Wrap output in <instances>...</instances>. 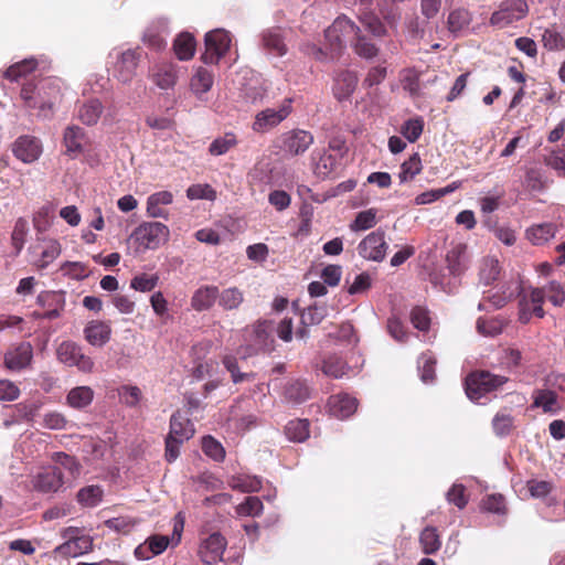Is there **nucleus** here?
Segmentation results:
<instances>
[{
	"mask_svg": "<svg viewBox=\"0 0 565 565\" xmlns=\"http://www.w3.org/2000/svg\"><path fill=\"white\" fill-rule=\"evenodd\" d=\"M20 96L25 107L38 109L36 116L43 119L52 118L55 106L62 100V81L60 78H44L34 84H23Z\"/></svg>",
	"mask_w": 565,
	"mask_h": 565,
	"instance_id": "nucleus-1",
	"label": "nucleus"
},
{
	"mask_svg": "<svg viewBox=\"0 0 565 565\" xmlns=\"http://www.w3.org/2000/svg\"><path fill=\"white\" fill-rule=\"evenodd\" d=\"M339 33L353 34L355 41L353 43L354 52L363 58H373L379 54L377 46L371 42L366 36L361 33L360 26H358L351 19L347 17H339L326 31V36L334 39L339 45L342 44Z\"/></svg>",
	"mask_w": 565,
	"mask_h": 565,
	"instance_id": "nucleus-2",
	"label": "nucleus"
},
{
	"mask_svg": "<svg viewBox=\"0 0 565 565\" xmlns=\"http://www.w3.org/2000/svg\"><path fill=\"white\" fill-rule=\"evenodd\" d=\"M194 424L185 413L177 411L170 418V431L166 438V457L177 459L180 455V446L193 437Z\"/></svg>",
	"mask_w": 565,
	"mask_h": 565,
	"instance_id": "nucleus-3",
	"label": "nucleus"
},
{
	"mask_svg": "<svg viewBox=\"0 0 565 565\" xmlns=\"http://www.w3.org/2000/svg\"><path fill=\"white\" fill-rule=\"evenodd\" d=\"M509 382V377L493 374L489 371H475L466 379L467 396L475 402L484 395L495 392Z\"/></svg>",
	"mask_w": 565,
	"mask_h": 565,
	"instance_id": "nucleus-4",
	"label": "nucleus"
},
{
	"mask_svg": "<svg viewBox=\"0 0 565 565\" xmlns=\"http://www.w3.org/2000/svg\"><path fill=\"white\" fill-rule=\"evenodd\" d=\"M529 6L525 0H503L498 9L491 14L490 25L504 29L526 17Z\"/></svg>",
	"mask_w": 565,
	"mask_h": 565,
	"instance_id": "nucleus-5",
	"label": "nucleus"
},
{
	"mask_svg": "<svg viewBox=\"0 0 565 565\" xmlns=\"http://www.w3.org/2000/svg\"><path fill=\"white\" fill-rule=\"evenodd\" d=\"M169 228L160 222H145L140 224L132 236L140 246L147 249H156L169 238Z\"/></svg>",
	"mask_w": 565,
	"mask_h": 565,
	"instance_id": "nucleus-6",
	"label": "nucleus"
},
{
	"mask_svg": "<svg viewBox=\"0 0 565 565\" xmlns=\"http://www.w3.org/2000/svg\"><path fill=\"white\" fill-rule=\"evenodd\" d=\"M273 322L268 320L257 321V323L244 330V340L248 343L250 353L267 351L273 348Z\"/></svg>",
	"mask_w": 565,
	"mask_h": 565,
	"instance_id": "nucleus-7",
	"label": "nucleus"
},
{
	"mask_svg": "<svg viewBox=\"0 0 565 565\" xmlns=\"http://www.w3.org/2000/svg\"><path fill=\"white\" fill-rule=\"evenodd\" d=\"M56 356L61 363L76 366L83 373H90L94 369V361L73 341H63L56 349Z\"/></svg>",
	"mask_w": 565,
	"mask_h": 565,
	"instance_id": "nucleus-8",
	"label": "nucleus"
},
{
	"mask_svg": "<svg viewBox=\"0 0 565 565\" xmlns=\"http://www.w3.org/2000/svg\"><path fill=\"white\" fill-rule=\"evenodd\" d=\"M231 46V35L225 30L210 31L205 35V52L202 55L204 63L216 64Z\"/></svg>",
	"mask_w": 565,
	"mask_h": 565,
	"instance_id": "nucleus-9",
	"label": "nucleus"
},
{
	"mask_svg": "<svg viewBox=\"0 0 565 565\" xmlns=\"http://www.w3.org/2000/svg\"><path fill=\"white\" fill-rule=\"evenodd\" d=\"M313 135L303 129H292L280 136V149L291 156L303 154L313 143Z\"/></svg>",
	"mask_w": 565,
	"mask_h": 565,
	"instance_id": "nucleus-10",
	"label": "nucleus"
},
{
	"mask_svg": "<svg viewBox=\"0 0 565 565\" xmlns=\"http://www.w3.org/2000/svg\"><path fill=\"white\" fill-rule=\"evenodd\" d=\"M387 243L385 232L376 230L366 235L359 244L358 252L361 257L367 260L382 262L386 256Z\"/></svg>",
	"mask_w": 565,
	"mask_h": 565,
	"instance_id": "nucleus-11",
	"label": "nucleus"
},
{
	"mask_svg": "<svg viewBox=\"0 0 565 565\" xmlns=\"http://www.w3.org/2000/svg\"><path fill=\"white\" fill-rule=\"evenodd\" d=\"M33 361V347L23 341L11 347L4 353L3 366L11 372H20L31 366Z\"/></svg>",
	"mask_w": 565,
	"mask_h": 565,
	"instance_id": "nucleus-12",
	"label": "nucleus"
},
{
	"mask_svg": "<svg viewBox=\"0 0 565 565\" xmlns=\"http://www.w3.org/2000/svg\"><path fill=\"white\" fill-rule=\"evenodd\" d=\"M290 102V99L285 100L279 109L267 108L259 111L253 122V130L256 132H265L278 126L289 116L291 111Z\"/></svg>",
	"mask_w": 565,
	"mask_h": 565,
	"instance_id": "nucleus-13",
	"label": "nucleus"
},
{
	"mask_svg": "<svg viewBox=\"0 0 565 565\" xmlns=\"http://www.w3.org/2000/svg\"><path fill=\"white\" fill-rule=\"evenodd\" d=\"M226 544L227 542L223 535L217 532L212 533L202 541L199 555L205 564H214L222 561Z\"/></svg>",
	"mask_w": 565,
	"mask_h": 565,
	"instance_id": "nucleus-14",
	"label": "nucleus"
},
{
	"mask_svg": "<svg viewBox=\"0 0 565 565\" xmlns=\"http://www.w3.org/2000/svg\"><path fill=\"white\" fill-rule=\"evenodd\" d=\"M12 152L22 162L32 163L41 156L42 145L36 137L21 136L12 145Z\"/></svg>",
	"mask_w": 565,
	"mask_h": 565,
	"instance_id": "nucleus-15",
	"label": "nucleus"
},
{
	"mask_svg": "<svg viewBox=\"0 0 565 565\" xmlns=\"http://www.w3.org/2000/svg\"><path fill=\"white\" fill-rule=\"evenodd\" d=\"M62 484V471L57 466L43 468L33 479L34 489L43 493L56 492Z\"/></svg>",
	"mask_w": 565,
	"mask_h": 565,
	"instance_id": "nucleus-16",
	"label": "nucleus"
},
{
	"mask_svg": "<svg viewBox=\"0 0 565 565\" xmlns=\"http://www.w3.org/2000/svg\"><path fill=\"white\" fill-rule=\"evenodd\" d=\"M359 406L356 397L348 393L331 395L328 399L329 412L339 419H347L352 416Z\"/></svg>",
	"mask_w": 565,
	"mask_h": 565,
	"instance_id": "nucleus-17",
	"label": "nucleus"
},
{
	"mask_svg": "<svg viewBox=\"0 0 565 565\" xmlns=\"http://www.w3.org/2000/svg\"><path fill=\"white\" fill-rule=\"evenodd\" d=\"M140 56L141 53L138 49H129L120 54L115 66L116 76L119 81L128 83L132 79L136 74Z\"/></svg>",
	"mask_w": 565,
	"mask_h": 565,
	"instance_id": "nucleus-18",
	"label": "nucleus"
},
{
	"mask_svg": "<svg viewBox=\"0 0 565 565\" xmlns=\"http://www.w3.org/2000/svg\"><path fill=\"white\" fill-rule=\"evenodd\" d=\"M149 76L160 89H170L177 84L178 67L171 62H162L151 68Z\"/></svg>",
	"mask_w": 565,
	"mask_h": 565,
	"instance_id": "nucleus-19",
	"label": "nucleus"
},
{
	"mask_svg": "<svg viewBox=\"0 0 565 565\" xmlns=\"http://www.w3.org/2000/svg\"><path fill=\"white\" fill-rule=\"evenodd\" d=\"M168 31V19L158 18L153 20L146 29L142 42L148 47L160 51L166 47L167 42L163 38V33Z\"/></svg>",
	"mask_w": 565,
	"mask_h": 565,
	"instance_id": "nucleus-20",
	"label": "nucleus"
},
{
	"mask_svg": "<svg viewBox=\"0 0 565 565\" xmlns=\"http://www.w3.org/2000/svg\"><path fill=\"white\" fill-rule=\"evenodd\" d=\"M111 335V327L109 322L100 320H92L84 328L85 340L94 347H104Z\"/></svg>",
	"mask_w": 565,
	"mask_h": 565,
	"instance_id": "nucleus-21",
	"label": "nucleus"
},
{
	"mask_svg": "<svg viewBox=\"0 0 565 565\" xmlns=\"http://www.w3.org/2000/svg\"><path fill=\"white\" fill-rule=\"evenodd\" d=\"M313 173L321 179L329 178L338 168V159L329 150H316L311 154Z\"/></svg>",
	"mask_w": 565,
	"mask_h": 565,
	"instance_id": "nucleus-22",
	"label": "nucleus"
},
{
	"mask_svg": "<svg viewBox=\"0 0 565 565\" xmlns=\"http://www.w3.org/2000/svg\"><path fill=\"white\" fill-rule=\"evenodd\" d=\"M559 225L552 222L533 224L525 231V236L532 245L542 246L555 237Z\"/></svg>",
	"mask_w": 565,
	"mask_h": 565,
	"instance_id": "nucleus-23",
	"label": "nucleus"
},
{
	"mask_svg": "<svg viewBox=\"0 0 565 565\" xmlns=\"http://www.w3.org/2000/svg\"><path fill=\"white\" fill-rule=\"evenodd\" d=\"M92 547L93 540L90 536H79L64 541L54 548V553L63 557H77L89 552Z\"/></svg>",
	"mask_w": 565,
	"mask_h": 565,
	"instance_id": "nucleus-24",
	"label": "nucleus"
},
{
	"mask_svg": "<svg viewBox=\"0 0 565 565\" xmlns=\"http://www.w3.org/2000/svg\"><path fill=\"white\" fill-rule=\"evenodd\" d=\"M447 269L454 277L461 276L468 268L467 246L456 244L446 254Z\"/></svg>",
	"mask_w": 565,
	"mask_h": 565,
	"instance_id": "nucleus-25",
	"label": "nucleus"
},
{
	"mask_svg": "<svg viewBox=\"0 0 565 565\" xmlns=\"http://www.w3.org/2000/svg\"><path fill=\"white\" fill-rule=\"evenodd\" d=\"M217 297L218 288L216 286H201L191 297V307L195 311H206L214 306Z\"/></svg>",
	"mask_w": 565,
	"mask_h": 565,
	"instance_id": "nucleus-26",
	"label": "nucleus"
},
{
	"mask_svg": "<svg viewBox=\"0 0 565 565\" xmlns=\"http://www.w3.org/2000/svg\"><path fill=\"white\" fill-rule=\"evenodd\" d=\"M263 47L270 54L282 56L287 53V46L280 28L266 29L262 33Z\"/></svg>",
	"mask_w": 565,
	"mask_h": 565,
	"instance_id": "nucleus-27",
	"label": "nucleus"
},
{
	"mask_svg": "<svg viewBox=\"0 0 565 565\" xmlns=\"http://www.w3.org/2000/svg\"><path fill=\"white\" fill-rule=\"evenodd\" d=\"M94 396L90 386H75L66 395V405L74 409H83L92 404Z\"/></svg>",
	"mask_w": 565,
	"mask_h": 565,
	"instance_id": "nucleus-28",
	"label": "nucleus"
},
{
	"mask_svg": "<svg viewBox=\"0 0 565 565\" xmlns=\"http://www.w3.org/2000/svg\"><path fill=\"white\" fill-rule=\"evenodd\" d=\"M515 419L511 414V409L502 407L492 419V429L499 437H505L510 435L515 428Z\"/></svg>",
	"mask_w": 565,
	"mask_h": 565,
	"instance_id": "nucleus-29",
	"label": "nucleus"
},
{
	"mask_svg": "<svg viewBox=\"0 0 565 565\" xmlns=\"http://www.w3.org/2000/svg\"><path fill=\"white\" fill-rule=\"evenodd\" d=\"M358 84V77L351 72H342L335 79L333 87L334 96L338 100H344L354 92Z\"/></svg>",
	"mask_w": 565,
	"mask_h": 565,
	"instance_id": "nucleus-30",
	"label": "nucleus"
},
{
	"mask_svg": "<svg viewBox=\"0 0 565 565\" xmlns=\"http://www.w3.org/2000/svg\"><path fill=\"white\" fill-rule=\"evenodd\" d=\"M173 51L179 60H191L195 52L194 36L188 32L179 34L173 42Z\"/></svg>",
	"mask_w": 565,
	"mask_h": 565,
	"instance_id": "nucleus-31",
	"label": "nucleus"
},
{
	"mask_svg": "<svg viewBox=\"0 0 565 565\" xmlns=\"http://www.w3.org/2000/svg\"><path fill=\"white\" fill-rule=\"evenodd\" d=\"M103 109L104 107L98 99H89L78 107L77 116L83 124L92 126L97 124Z\"/></svg>",
	"mask_w": 565,
	"mask_h": 565,
	"instance_id": "nucleus-32",
	"label": "nucleus"
},
{
	"mask_svg": "<svg viewBox=\"0 0 565 565\" xmlns=\"http://www.w3.org/2000/svg\"><path fill=\"white\" fill-rule=\"evenodd\" d=\"M541 42L547 51L565 50V34L559 31L556 24H552L543 31Z\"/></svg>",
	"mask_w": 565,
	"mask_h": 565,
	"instance_id": "nucleus-33",
	"label": "nucleus"
},
{
	"mask_svg": "<svg viewBox=\"0 0 565 565\" xmlns=\"http://www.w3.org/2000/svg\"><path fill=\"white\" fill-rule=\"evenodd\" d=\"M227 482L233 490L241 492H256L262 487V481L258 477L244 473L231 476Z\"/></svg>",
	"mask_w": 565,
	"mask_h": 565,
	"instance_id": "nucleus-34",
	"label": "nucleus"
},
{
	"mask_svg": "<svg viewBox=\"0 0 565 565\" xmlns=\"http://www.w3.org/2000/svg\"><path fill=\"white\" fill-rule=\"evenodd\" d=\"M84 130L78 126H70L64 132V145L67 153L78 154L83 151Z\"/></svg>",
	"mask_w": 565,
	"mask_h": 565,
	"instance_id": "nucleus-35",
	"label": "nucleus"
},
{
	"mask_svg": "<svg viewBox=\"0 0 565 565\" xmlns=\"http://www.w3.org/2000/svg\"><path fill=\"white\" fill-rule=\"evenodd\" d=\"M214 82L212 72L204 67H199L191 78V89L195 95H202L207 93Z\"/></svg>",
	"mask_w": 565,
	"mask_h": 565,
	"instance_id": "nucleus-36",
	"label": "nucleus"
},
{
	"mask_svg": "<svg viewBox=\"0 0 565 565\" xmlns=\"http://www.w3.org/2000/svg\"><path fill=\"white\" fill-rule=\"evenodd\" d=\"M310 396L308 385L301 381H294L286 385L284 397L287 402L292 404H301Z\"/></svg>",
	"mask_w": 565,
	"mask_h": 565,
	"instance_id": "nucleus-37",
	"label": "nucleus"
},
{
	"mask_svg": "<svg viewBox=\"0 0 565 565\" xmlns=\"http://www.w3.org/2000/svg\"><path fill=\"white\" fill-rule=\"evenodd\" d=\"M501 267L498 259L486 257L482 259L479 269V279L486 286L493 284L500 276Z\"/></svg>",
	"mask_w": 565,
	"mask_h": 565,
	"instance_id": "nucleus-38",
	"label": "nucleus"
},
{
	"mask_svg": "<svg viewBox=\"0 0 565 565\" xmlns=\"http://www.w3.org/2000/svg\"><path fill=\"white\" fill-rule=\"evenodd\" d=\"M238 143L234 132H225L223 136L215 138L209 146V153L217 157L227 153Z\"/></svg>",
	"mask_w": 565,
	"mask_h": 565,
	"instance_id": "nucleus-39",
	"label": "nucleus"
},
{
	"mask_svg": "<svg viewBox=\"0 0 565 565\" xmlns=\"http://www.w3.org/2000/svg\"><path fill=\"white\" fill-rule=\"evenodd\" d=\"M419 543L425 554H435L441 546L437 529L434 526L425 527L419 535Z\"/></svg>",
	"mask_w": 565,
	"mask_h": 565,
	"instance_id": "nucleus-40",
	"label": "nucleus"
},
{
	"mask_svg": "<svg viewBox=\"0 0 565 565\" xmlns=\"http://www.w3.org/2000/svg\"><path fill=\"white\" fill-rule=\"evenodd\" d=\"M36 66L38 61L35 58H25L7 68L4 72V77L12 82L19 81L20 78L34 72Z\"/></svg>",
	"mask_w": 565,
	"mask_h": 565,
	"instance_id": "nucleus-41",
	"label": "nucleus"
},
{
	"mask_svg": "<svg viewBox=\"0 0 565 565\" xmlns=\"http://www.w3.org/2000/svg\"><path fill=\"white\" fill-rule=\"evenodd\" d=\"M62 253V246L56 239L45 241V246L41 253L40 258L36 260L35 266L38 269H45L52 264Z\"/></svg>",
	"mask_w": 565,
	"mask_h": 565,
	"instance_id": "nucleus-42",
	"label": "nucleus"
},
{
	"mask_svg": "<svg viewBox=\"0 0 565 565\" xmlns=\"http://www.w3.org/2000/svg\"><path fill=\"white\" fill-rule=\"evenodd\" d=\"M224 367L230 372L233 383H242L245 381H254L255 374L253 372H241L238 367L237 358L232 354H225L222 358Z\"/></svg>",
	"mask_w": 565,
	"mask_h": 565,
	"instance_id": "nucleus-43",
	"label": "nucleus"
},
{
	"mask_svg": "<svg viewBox=\"0 0 565 565\" xmlns=\"http://www.w3.org/2000/svg\"><path fill=\"white\" fill-rule=\"evenodd\" d=\"M309 425L308 419H292L286 425L285 434L292 441H305L309 437Z\"/></svg>",
	"mask_w": 565,
	"mask_h": 565,
	"instance_id": "nucleus-44",
	"label": "nucleus"
},
{
	"mask_svg": "<svg viewBox=\"0 0 565 565\" xmlns=\"http://www.w3.org/2000/svg\"><path fill=\"white\" fill-rule=\"evenodd\" d=\"M471 14L468 10L459 8L452 10L447 20V28L451 33H458L469 26Z\"/></svg>",
	"mask_w": 565,
	"mask_h": 565,
	"instance_id": "nucleus-45",
	"label": "nucleus"
},
{
	"mask_svg": "<svg viewBox=\"0 0 565 565\" xmlns=\"http://www.w3.org/2000/svg\"><path fill=\"white\" fill-rule=\"evenodd\" d=\"M423 170L422 159L418 153H413L406 161L401 166L398 173L399 181L402 183L413 180Z\"/></svg>",
	"mask_w": 565,
	"mask_h": 565,
	"instance_id": "nucleus-46",
	"label": "nucleus"
},
{
	"mask_svg": "<svg viewBox=\"0 0 565 565\" xmlns=\"http://www.w3.org/2000/svg\"><path fill=\"white\" fill-rule=\"evenodd\" d=\"M218 305L225 310H235L244 301L243 292L236 288L231 287L224 289L222 292L218 291Z\"/></svg>",
	"mask_w": 565,
	"mask_h": 565,
	"instance_id": "nucleus-47",
	"label": "nucleus"
},
{
	"mask_svg": "<svg viewBox=\"0 0 565 565\" xmlns=\"http://www.w3.org/2000/svg\"><path fill=\"white\" fill-rule=\"evenodd\" d=\"M349 371L348 364L337 355L328 356L322 364V372L334 379L343 377Z\"/></svg>",
	"mask_w": 565,
	"mask_h": 565,
	"instance_id": "nucleus-48",
	"label": "nucleus"
},
{
	"mask_svg": "<svg viewBox=\"0 0 565 565\" xmlns=\"http://www.w3.org/2000/svg\"><path fill=\"white\" fill-rule=\"evenodd\" d=\"M104 491L98 486H88L82 488L77 493V501L87 508H94L98 505L103 500Z\"/></svg>",
	"mask_w": 565,
	"mask_h": 565,
	"instance_id": "nucleus-49",
	"label": "nucleus"
},
{
	"mask_svg": "<svg viewBox=\"0 0 565 565\" xmlns=\"http://www.w3.org/2000/svg\"><path fill=\"white\" fill-rule=\"evenodd\" d=\"M54 210L51 205L40 207L33 215V226L38 233L46 232L52 223Z\"/></svg>",
	"mask_w": 565,
	"mask_h": 565,
	"instance_id": "nucleus-50",
	"label": "nucleus"
},
{
	"mask_svg": "<svg viewBox=\"0 0 565 565\" xmlns=\"http://www.w3.org/2000/svg\"><path fill=\"white\" fill-rule=\"evenodd\" d=\"M264 505L258 497H247L244 502L236 507L238 516H258L262 514Z\"/></svg>",
	"mask_w": 565,
	"mask_h": 565,
	"instance_id": "nucleus-51",
	"label": "nucleus"
},
{
	"mask_svg": "<svg viewBox=\"0 0 565 565\" xmlns=\"http://www.w3.org/2000/svg\"><path fill=\"white\" fill-rule=\"evenodd\" d=\"M159 282V276L157 274H139L135 276L130 281V287L140 292L152 291Z\"/></svg>",
	"mask_w": 565,
	"mask_h": 565,
	"instance_id": "nucleus-52",
	"label": "nucleus"
},
{
	"mask_svg": "<svg viewBox=\"0 0 565 565\" xmlns=\"http://www.w3.org/2000/svg\"><path fill=\"white\" fill-rule=\"evenodd\" d=\"M29 233V224L28 221L23 217H19L15 221L12 234L11 242L17 253H20L24 246L26 235Z\"/></svg>",
	"mask_w": 565,
	"mask_h": 565,
	"instance_id": "nucleus-53",
	"label": "nucleus"
},
{
	"mask_svg": "<svg viewBox=\"0 0 565 565\" xmlns=\"http://www.w3.org/2000/svg\"><path fill=\"white\" fill-rule=\"evenodd\" d=\"M328 310L323 305H311L301 315V321L305 326L319 324L326 317Z\"/></svg>",
	"mask_w": 565,
	"mask_h": 565,
	"instance_id": "nucleus-54",
	"label": "nucleus"
},
{
	"mask_svg": "<svg viewBox=\"0 0 565 565\" xmlns=\"http://www.w3.org/2000/svg\"><path fill=\"white\" fill-rule=\"evenodd\" d=\"M411 322L414 328L419 331H428L430 328V316L429 310L423 306H415L409 315Z\"/></svg>",
	"mask_w": 565,
	"mask_h": 565,
	"instance_id": "nucleus-55",
	"label": "nucleus"
},
{
	"mask_svg": "<svg viewBox=\"0 0 565 565\" xmlns=\"http://www.w3.org/2000/svg\"><path fill=\"white\" fill-rule=\"evenodd\" d=\"M202 450L210 459H224L225 449L223 445L214 437L207 435L202 438Z\"/></svg>",
	"mask_w": 565,
	"mask_h": 565,
	"instance_id": "nucleus-56",
	"label": "nucleus"
},
{
	"mask_svg": "<svg viewBox=\"0 0 565 565\" xmlns=\"http://www.w3.org/2000/svg\"><path fill=\"white\" fill-rule=\"evenodd\" d=\"M403 89L408 92L412 97H416L420 93L419 73L414 68L405 70L402 76Z\"/></svg>",
	"mask_w": 565,
	"mask_h": 565,
	"instance_id": "nucleus-57",
	"label": "nucleus"
},
{
	"mask_svg": "<svg viewBox=\"0 0 565 565\" xmlns=\"http://www.w3.org/2000/svg\"><path fill=\"white\" fill-rule=\"evenodd\" d=\"M376 224V212L373 209L361 211L356 214L355 220L350 225L354 232L366 231Z\"/></svg>",
	"mask_w": 565,
	"mask_h": 565,
	"instance_id": "nucleus-58",
	"label": "nucleus"
},
{
	"mask_svg": "<svg viewBox=\"0 0 565 565\" xmlns=\"http://www.w3.org/2000/svg\"><path fill=\"white\" fill-rule=\"evenodd\" d=\"M541 289L545 298L554 306L561 307L565 302V290L559 282L552 280Z\"/></svg>",
	"mask_w": 565,
	"mask_h": 565,
	"instance_id": "nucleus-59",
	"label": "nucleus"
},
{
	"mask_svg": "<svg viewBox=\"0 0 565 565\" xmlns=\"http://www.w3.org/2000/svg\"><path fill=\"white\" fill-rule=\"evenodd\" d=\"M424 130V120L420 117L408 119L402 126V135L409 141L415 142L419 139Z\"/></svg>",
	"mask_w": 565,
	"mask_h": 565,
	"instance_id": "nucleus-60",
	"label": "nucleus"
},
{
	"mask_svg": "<svg viewBox=\"0 0 565 565\" xmlns=\"http://www.w3.org/2000/svg\"><path fill=\"white\" fill-rule=\"evenodd\" d=\"M503 322L499 319L479 318L477 321V330L486 337H495L503 331Z\"/></svg>",
	"mask_w": 565,
	"mask_h": 565,
	"instance_id": "nucleus-61",
	"label": "nucleus"
},
{
	"mask_svg": "<svg viewBox=\"0 0 565 565\" xmlns=\"http://www.w3.org/2000/svg\"><path fill=\"white\" fill-rule=\"evenodd\" d=\"M501 361L508 370H514L522 365L523 353L515 347H507L502 350Z\"/></svg>",
	"mask_w": 565,
	"mask_h": 565,
	"instance_id": "nucleus-62",
	"label": "nucleus"
},
{
	"mask_svg": "<svg viewBox=\"0 0 565 565\" xmlns=\"http://www.w3.org/2000/svg\"><path fill=\"white\" fill-rule=\"evenodd\" d=\"M436 360L430 354H422L418 361L420 379L425 383H429L435 379Z\"/></svg>",
	"mask_w": 565,
	"mask_h": 565,
	"instance_id": "nucleus-63",
	"label": "nucleus"
},
{
	"mask_svg": "<svg viewBox=\"0 0 565 565\" xmlns=\"http://www.w3.org/2000/svg\"><path fill=\"white\" fill-rule=\"evenodd\" d=\"M546 166L557 171L558 175L565 177V149L551 151L544 159Z\"/></svg>",
	"mask_w": 565,
	"mask_h": 565,
	"instance_id": "nucleus-64",
	"label": "nucleus"
}]
</instances>
